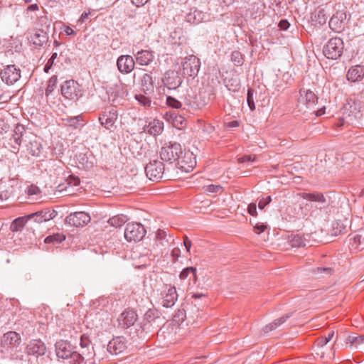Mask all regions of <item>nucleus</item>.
Segmentation results:
<instances>
[{
	"instance_id": "0eeeda50",
	"label": "nucleus",
	"mask_w": 364,
	"mask_h": 364,
	"mask_svg": "<svg viewBox=\"0 0 364 364\" xmlns=\"http://www.w3.org/2000/svg\"><path fill=\"white\" fill-rule=\"evenodd\" d=\"M145 234L144 227L139 223H128L124 230V237L129 242L141 240Z\"/></svg>"
},
{
	"instance_id": "cd10ccee",
	"label": "nucleus",
	"mask_w": 364,
	"mask_h": 364,
	"mask_svg": "<svg viewBox=\"0 0 364 364\" xmlns=\"http://www.w3.org/2000/svg\"><path fill=\"white\" fill-rule=\"evenodd\" d=\"M25 132L24 127L21 125H18L14 129V133L11 138V141H14L16 146L12 145L13 148L14 149L18 150V146H21L22 141H23V132Z\"/></svg>"
},
{
	"instance_id": "13d9d810",
	"label": "nucleus",
	"mask_w": 364,
	"mask_h": 364,
	"mask_svg": "<svg viewBox=\"0 0 364 364\" xmlns=\"http://www.w3.org/2000/svg\"><path fill=\"white\" fill-rule=\"evenodd\" d=\"M247 212L252 216H256L257 213V205L256 203H252L247 207Z\"/></svg>"
},
{
	"instance_id": "79ce46f5",
	"label": "nucleus",
	"mask_w": 364,
	"mask_h": 364,
	"mask_svg": "<svg viewBox=\"0 0 364 364\" xmlns=\"http://www.w3.org/2000/svg\"><path fill=\"white\" fill-rule=\"evenodd\" d=\"M58 82V77L56 75H53L48 82V86L46 89V95L48 96L55 89Z\"/></svg>"
},
{
	"instance_id": "6e6552de",
	"label": "nucleus",
	"mask_w": 364,
	"mask_h": 364,
	"mask_svg": "<svg viewBox=\"0 0 364 364\" xmlns=\"http://www.w3.org/2000/svg\"><path fill=\"white\" fill-rule=\"evenodd\" d=\"M181 64L183 75L191 77L198 75L200 68V60L198 58L194 55H190L183 58Z\"/></svg>"
},
{
	"instance_id": "c03bdc74",
	"label": "nucleus",
	"mask_w": 364,
	"mask_h": 364,
	"mask_svg": "<svg viewBox=\"0 0 364 364\" xmlns=\"http://www.w3.org/2000/svg\"><path fill=\"white\" fill-rule=\"evenodd\" d=\"M314 20L319 24L323 25L326 23L327 20V16L326 15V12L323 9L318 10L314 14Z\"/></svg>"
},
{
	"instance_id": "680f3d73",
	"label": "nucleus",
	"mask_w": 364,
	"mask_h": 364,
	"mask_svg": "<svg viewBox=\"0 0 364 364\" xmlns=\"http://www.w3.org/2000/svg\"><path fill=\"white\" fill-rule=\"evenodd\" d=\"M279 27L281 30L286 31L289 28L290 23L286 19H282L279 23Z\"/></svg>"
},
{
	"instance_id": "bf43d9fd",
	"label": "nucleus",
	"mask_w": 364,
	"mask_h": 364,
	"mask_svg": "<svg viewBox=\"0 0 364 364\" xmlns=\"http://www.w3.org/2000/svg\"><path fill=\"white\" fill-rule=\"evenodd\" d=\"M255 160V157H252V156H250V155H245L242 157H240L238 159V162L239 163H249V162H252Z\"/></svg>"
},
{
	"instance_id": "f3484780",
	"label": "nucleus",
	"mask_w": 364,
	"mask_h": 364,
	"mask_svg": "<svg viewBox=\"0 0 364 364\" xmlns=\"http://www.w3.org/2000/svg\"><path fill=\"white\" fill-rule=\"evenodd\" d=\"M163 82L168 89L176 90L181 85L182 79L178 72L168 70L164 75Z\"/></svg>"
},
{
	"instance_id": "dca6fc26",
	"label": "nucleus",
	"mask_w": 364,
	"mask_h": 364,
	"mask_svg": "<svg viewBox=\"0 0 364 364\" xmlns=\"http://www.w3.org/2000/svg\"><path fill=\"white\" fill-rule=\"evenodd\" d=\"M299 195L304 199H306L309 201L317 203L318 206H316V208L319 209L320 210L326 209L328 206L326 198H325L323 193L318 192H303L301 193Z\"/></svg>"
},
{
	"instance_id": "1a4fd4ad",
	"label": "nucleus",
	"mask_w": 364,
	"mask_h": 364,
	"mask_svg": "<svg viewBox=\"0 0 364 364\" xmlns=\"http://www.w3.org/2000/svg\"><path fill=\"white\" fill-rule=\"evenodd\" d=\"M178 157L175 166L181 171L190 172L196 164V159L193 154L189 151H183L182 154Z\"/></svg>"
},
{
	"instance_id": "6ab92c4d",
	"label": "nucleus",
	"mask_w": 364,
	"mask_h": 364,
	"mask_svg": "<svg viewBox=\"0 0 364 364\" xmlns=\"http://www.w3.org/2000/svg\"><path fill=\"white\" fill-rule=\"evenodd\" d=\"M136 319L137 314L134 310L126 309L118 318L119 325L124 328H128L135 323Z\"/></svg>"
},
{
	"instance_id": "338daca9",
	"label": "nucleus",
	"mask_w": 364,
	"mask_h": 364,
	"mask_svg": "<svg viewBox=\"0 0 364 364\" xmlns=\"http://www.w3.org/2000/svg\"><path fill=\"white\" fill-rule=\"evenodd\" d=\"M346 123V119H344V117L342 116L341 119H337L336 122L335 123V126L336 127H340L343 126Z\"/></svg>"
},
{
	"instance_id": "a211bd4d",
	"label": "nucleus",
	"mask_w": 364,
	"mask_h": 364,
	"mask_svg": "<svg viewBox=\"0 0 364 364\" xmlns=\"http://www.w3.org/2000/svg\"><path fill=\"white\" fill-rule=\"evenodd\" d=\"M299 102L305 105L306 107H313L318 102V97L309 89L301 88L299 90Z\"/></svg>"
},
{
	"instance_id": "774afa93",
	"label": "nucleus",
	"mask_w": 364,
	"mask_h": 364,
	"mask_svg": "<svg viewBox=\"0 0 364 364\" xmlns=\"http://www.w3.org/2000/svg\"><path fill=\"white\" fill-rule=\"evenodd\" d=\"M90 14V12H83L81 14L78 21H80L81 23H84L87 19Z\"/></svg>"
},
{
	"instance_id": "ea45409f",
	"label": "nucleus",
	"mask_w": 364,
	"mask_h": 364,
	"mask_svg": "<svg viewBox=\"0 0 364 364\" xmlns=\"http://www.w3.org/2000/svg\"><path fill=\"white\" fill-rule=\"evenodd\" d=\"M231 61L236 66H242L245 61L244 55L238 50H235L231 53Z\"/></svg>"
},
{
	"instance_id": "c9c22d12",
	"label": "nucleus",
	"mask_w": 364,
	"mask_h": 364,
	"mask_svg": "<svg viewBox=\"0 0 364 364\" xmlns=\"http://www.w3.org/2000/svg\"><path fill=\"white\" fill-rule=\"evenodd\" d=\"M27 150L32 156H38L41 153L42 146L39 141L35 140L29 143Z\"/></svg>"
},
{
	"instance_id": "e2e57ef3",
	"label": "nucleus",
	"mask_w": 364,
	"mask_h": 364,
	"mask_svg": "<svg viewBox=\"0 0 364 364\" xmlns=\"http://www.w3.org/2000/svg\"><path fill=\"white\" fill-rule=\"evenodd\" d=\"M267 226L264 224H257L255 227H254V229H255V232L257 233V234H260L262 232H263L265 229H266Z\"/></svg>"
},
{
	"instance_id": "aec40b11",
	"label": "nucleus",
	"mask_w": 364,
	"mask_h": 364,
	"mask_svg": "<svg viewBox=\"0 0 364 364\" xmlns=\"http://www.w3.org/2000/svg\"><path fill=\"white\" fill-rule=\"evenodd\" d=\"M127 348L126 338L118 336L111 340L107 345V350L111 354L117 355L122 353Z\"/></svg>"
},
{
	"instance_id": "052dcab7",
	"label": "nucleus",
	"mask_w": 364,
	"mask_h": 364,
	"mask_svg": "<svg viewBox=\"0 0 364 364\" xmlns=\"http://www.w3.org/2000/svg\"><path fill=\"white\" fill-rule=\"evenodd\" d=\"M328 342L329 341L326 338V337L323 336V337L318 338L316 341V343L317 346L323 347V346H326Z\"/></svg>"
},
{
	"instance_id": "9d476101",
	"label": "nucleus",
	"mask_w": 364,
	"mask_h": 364,
	"mask_svg": "<svg viewBox=\"0 0 364 364\" xmlns=\"http://www.w3.org/2000/svg\"><path fill=\"white\" fill-rule=\"evenodd\" d=\"M118 117L117 109L116 106H109L105 109L99 116V121L102 126L107 129L113 127Z\"/></svg>"
},
{
	"instance_id": "c85d7f7f",
	"label": "nucleus",
	"mask_w": 364,
	"mask_h": 364,
	"mask_svg": "<svg viewBox=\"0 0 364 364\" xmlns=\"http://www.w3.org/2000/svg\"><path fill=\"white\" fill-rule=\"evenodd\" d=\"M141 86L145 94H149L154 91V80L151 75L146 73L143 75Z\"/></svg>"
},
{
	"instance_id": "4c0bfd02",
	"label": "nucleus",
	"mask_w": 364,
	"mask_h": 364,
	"mask_svg": "<svg viewBox=\"0 0 364 364\" xmlns=\"http://www.w3.org/2000/svg\"><path fill=\"white\" fill-rule=\"evenodd\" d=\"M289 242L291 247H299L306 246L307 240L302 235L297 234L291 237Z\"/></svg>"
},
{
	"instance_id": "4468645a",
	"label": "nucleus",
	"mask_w": 364,
	"mask_h": 364,
	"mask_svg": "<svg viewBox=\"0 0 364 364\" xmlns=\"http://www.w3.org/2000/svg\"><path fill=\"white\" fill-rule=\"evenodd\" d=\"M58 215L57 211L50 208H45L28 215V218L34 222L41 223L53 219Z\"/></svg>"
},
{
	"instance_id": "5fc2aeb1",
	"label": "nucleus",
	"mask_w": 364,
	"mask_h": 364,
	"mask_svg": "<svg viewBox=\"0 0 364 364\" xmlns=\"http://www.w3.org/2000/svg\"><path fill=\"white\" fill-rule=\"evenodd\" d=\"M348 340L350 343H364V334L358 336H350Z\"/></svg>"
},
{
	"instance_id": "3c124183",
	"label": "nucleus",
	"mask_w": 364,
	"mask_h": 364,
	"mask_svg": "<svg viewBox=\"0 0 364 364\" xmlns=\"http://www.w3.org/2000/svg\"><path fill=\"white\" fill-rule=\"evenodd\" d=\"M65 240V237H62L60 235H54L48 236L45 239L46 243H54L55 242H60L62 240Z\"/></svg>"
},
{
	"instance_id": "a18cd8bd",
	"label": "nucleus",
	"mask_w": 364,
	"mask_h": 364,
	"mask_svg": "<svg viewBox=\"0 0 364 364\" xmlns=\"http://www.w3.org/2000/svg\"><path fill=\"white\" fill-rule=\"evenodd\" d=\"M254 92L255 91L252 88H248L247 93V102L251 111L255 109Z\"/></svg>"
},
{
	"instance_id": "72a5a7b5",
	"label": "nucleus",
	"mask_w": 364,
	"mask_h": 364,
	"mask_svg": "<svg viewBox=\"0 0 364 364\" xmlns=\"http://www.w3.org/2000/svg\"><path fill=\"white\" fill-rule=\"evenodd\" d=\"M290 316H291V314H288L284 316L280 317L279 318L274 320L272 323H269V325H267L264 327V332L268 333L272 330H274L278 326H279L280 325L284 323L287 321V319L289 318Z\"/></svg>"
},
{
	"instance_id": "6e6d98bb",
	"label": "nucleus",
	"mask_w": 364,
	"mask_h": 364,
	"mask_svg": "<svg viewBox=\"0 0 364 364\" xmlns=\"http://www.w3.org/2000/svg\"><path fill=\"white\" fill-rule=\"evenodd\" d=\"M171 257L173 262H176L181 257V250L178 247H174L171 251Z\"/></svg>"
},
{
	"instance_id": "f8f14e48",
	"label": "nucleus",
	"mask_w": 364,
	"mask_h": 364,
	"mask_svg": "<svg viewBox=\"0 0 364 364\" xmlns=\"http://www.w3.org/2000/svg\"><path fill=\"white\" fill-rule=\"evenodd\" d=\"M117 67L121 73L129 74L135 68V60L132 55H122L117 60Z\"/></svg>"
},
{
	"instance_id": "4d7b16f0",
	"label": "nucleus",
	"mask_w": 364,
	"mask_h": 364,
	"mask_svg": "<svg viewBox=\"0 0 364 364\" xmlns=\"http://www.w3.org/2000/svg\"><path fill=\"white\" fill-rule=\"evenodd\" d=\"M80 178L77 176H70L68 178V183L70 186H77L80 184Z\"/></svg>"
},
{
	"instance_id": "bb28decb",
	"label": "nucleus",
	"mask_w": 364,
	"mask_h": 364,
	"mask_svg": "<svg viewBox=\"0 0 364 364\" xmlns=\"http://www.w3.org/2000/svg\"><path fill=\"white\" fill-rule=\"evenodd\" d=\"M30 41L37 46H42L48 39V32L43 29H36L30 36Z\"/></svg>"
},
{
	"instance_id": "37998d69",
	"label": "nucleus",
	"mask_w": 364,
	"mask_h": 364,
	"mask_svg": "<svg viewBox=\"0 0 364 364\" xmlns=\"http://www.w3.org/2000/svg\"><path fill=\"white\" fill-rule=\"evenodd\" d=\"M135 99L138 103L144 107H149L151 104V100L149 97H146L142 94L135 95Z\"/></svg>"
},
{
	"instance_id": "f257e3e1",
	"label": "nucleus",
	"mask_w": 364,
	"mask_h": 364,
	"mask_svg": "<svg viewBox=\"0 0 364 364\" xmlns=\"http://www.w3.org/2000/svg\"><path fill=\"white\" fill-rule=\"evenodd\" d=\"M21 342V339L18 333L15 331H9L4 333L1 338V351L9 355L12 359H16L18 358L16 353Z\"/></svg>"
},
{
	"instance_id": "49530a36",
	"label": "nucleus",
	"mask_w": 364,
	"mask_h": 364,
	"mask_svg": "<svg viewBox=\"0 0 364 364\" xmlns=\"http://www.w3.org/2000/svg\"><path fill=\"white\" fill-rule=\"evenodd\" d=\"M166 105L168 107L176 109H181L182 107L181 102L171 96L166 97Z\"/></svg>"
},
{
	"instance_id": "9b49d317",
	"label": "nucleus",
	"mask_w": 364,
	"mask_h": 364,
	"mask_svg": "<svg viewBox=\"0 0 364 364\" xmlns=\"http://www.w3.org/2000/svg\"><path fill=\"white\" fill-rule=\"evenodd\" d=\"M0 75L6 84L14 85L21 78V70L15 65H9L1 70Z\"/></svg>"
},
{
	"instance_id": "c756f323",
	"label": "nucleus",
	"mask_w": 364,
	"mask_h": 364,
	"mask_svg": "<svg viewBox=\"0 0 364 364\" xmlns=\"http://www.w3.org/2000/svg\"><path fill=\"white\" fill-rule=\"evenodd\" d=\"M80 359L76 364H85L87 362H90L95 355L94 348L91 346V348L81 349V353H79Z\"/></svg>"
},
{
	"instance_id": "7c9ffc66",
	"label": "nucleus",
	"mask_w": 364,
	"mask_h": 364,
	"mask_svg": "<svg viewBox=\"0 0 364 364\" xmlns=\"http://www.w3.org/2000/svg\"><path fill=\"white\" fill-rule=\"evenodd\" d=\"M31 220L28 218V215L23 216V217H18L16 218L11 224L10 225V230L12 232H18L21 231L23 228H24L26 223L28 220Z\"/></svg>"
},
{
	"instance_id": "69168bd1",
	"label": "nucleus",
	"mask_w": 364,
	"mask_h": 364,
	"mask_svg": "<svg viewBox=\"0 0 364 364\" xmlns=\"http://www.w3.org/2000/svg\"><path fill=\"white\" fill-rule=\"evenodd\" d=\"M183 244L187 250V252H190L191 247V241L188 239V237L185 235L183 237Z\"/></svg>"
},
{
	"instance_id": "09e8293b",
	"label": "nucleus",
	"mask_w": 364,
	"mask_h": 364,
	"mask_svg": "<svg viewBox=\"0 0 364 364\" xmlns=\"http://www.w3.org/2000/svg\"><path fill=\"white\" fill-rule=\"evenodd\" d=\"M80 345L81 349L91 348V346H92L89 339V337L87 336L86 335L81 336Z\"/></svg>"
},
{
	"instance_id": "ddd939ff",
	"label": "nucleus",
	"mask_w": 364,
	"mask_h": 364,
	"mask_svg": "<svg viewBox=\"0 0 364 364\" xmlns=\"http://www.w3.org/2000/svg\"><path fill=\"white\" fill-rule=\"evenodd\" d=\"M90 220L91 218L88 213L85 212H75L67 216L65 222L75 227H82L87 225Z\"/></svg>"
},
{
	"instance_id": "7ed1b4c3",
	"label": "nucleus",
	"mask_w": 364,
	"mask_h": 364,
	"mask_svg": "<svg viewBox=\"0 0 364 364\" xmlns=\"http://www.w3.org/2000/svg\"><path fill=\"white\" fill-rule=\"evenodd\" d=\"M145 172L149 179L153 181H158L163 178H165L166 180L168 179V176L166 172V168L162 160L156 159L151 161L145 166Z\"/></svg>"
},
{
	"instance_id": "a19ab883",
	"label": "nucleus",
	"mask_w": 364,
	"mask_h": 364,
	"mask_svg": "<svg viewBox=\"0 0 364 364\" xmlns=\"http://www.w3.org/2000/svg\"><path fill=\"white\" fill-rule=\"evenodd\" d=\"M66 122V124L69 126L77 129L79 126H82L83 123L82 119L80 115L76 117H69L64 119Z\"/></svg>"
},
{
	"instance_id": "2f4dec72",
	"label": "nucleus",
	"mask_w": 364,
	"mask_h": 364,
	"mask_svg": "<svg viewBox=\"0 0 364 364\" xmlns=\"http://www.w3.org/2000/svg\"><path fill=\"white\" fill-rule=\"evenodd\" d=\"M157 245L165 247L170 242L171 237L167 235V232L163 230H159L156 232Z\"/></svg>"
},
{
	"instance_id": "4be33fe9",
	"label": "nucleus",
	"mask_w": 364,
	"mask_h": 364,
	"mask_svg": "<svg viewBox=\"0 0 364 364\" xmlns=\"http://www.w3.org/2000/svg\"><path fill=\"white\" fill-rule=\"evenodd\" d=\"M26 350L28 355L38 357L45 354L46 348L41 340H33L27 346Z\"/></svg>"
},
{
	"instance_id": "a878e982",
	"label": "nucleus",
	"mask_w": 364,
	"mask_h": 364,
	"mask_svg": "<svg viewBox=\"0 0 364 364\" xmlns=\"http://www.w3.org/2000/svg\"><path fill=\"white\" fill-rule=\"evenodd\" d=\"M346 77L348 80L351 82L361 80L364 77V66L360 65L352 66L348 70Z\"/></svg>"
},
{
	"instance_id": "e433bc0d",
	"label": "nucleus",
	"mask_w": 364,
	"mask_h": 364,
	"mask_svg": "<svg viewBox=\"0 0 364 364\" xmlns=\"http://www.w3.org/2000/svg\"><path fill=\"white\" fill-rule=\"evenodd\" d=\"M127 220V217L121 214L110 218L108 220V223L113 227L119 228L123 225Z\"/></svg>"
},
{
	"instance_id": "5701e85b",
	"label": "nucleus",
	"mask_w": 364,
	"mask_h": 364,
	"mask_svg": "<svg viewBox=\"0 0 364 364\" xmlns=\"http://www.w3.org/2000/svg\"><path fill=\"white\" fill-rule=\"evenodd\" d=\"M166 294L163 298L162 305L166 308L172 307L178 299V294L175 287H166Z\"/></svg>"
},
{
	"instance_id": "39448f33",
	"label": "nucleus",
	"mask_w": 364,
	"mask_h": 364,
	"mask_svg": "<svg viewBox=\"0 0 364 364\" xmlns=\"http://www.w3.org/2000/svg\"><path fill=\"white\" fill-rule=\"evenodd\" d=\"M341 112L342 116L344 117V119L348 124H356L363 118V114L355 102L346 103L341 109Z\"/></svg>"
},
{
	"instance_id": "8fccbe9b",
	"label": "nucleus",
	"mask_w": 364,
	"mask_h": 364,
	"mask_svg": "<svg viewBox=\"0 0 364 364\" xmlns=\"http://www.w3.org/2000/svg\"><path fill=\"white\" fill-rule=\"evenodd\" d=\"M26 193L29 196H38L41 193L40 188L35 186V185H31L28 186L26 190Z\"/></svg>"
},
{
	"instance_id": "20e7f679",
	"label": "nucleus",
	"mask_w": 364,
	"mask_h": 364,
	"mask_svg": "<svg viewBox=\"0 0 364 364\" xmlns=\"http://www.w3.org/2000/svg\"><path fill=\"white\" fill-rule=\"evenodd\" d=\"M343 48V41L341 38H332L324 46L323 53L327 58L336 60L342 55Z\"/></svg>"
},
{
	"instance_id": "473e14b6",
	"label": "nucleus",
	"mask_w": 364,
	"mask_h": 364,
	"mask_svg": "<svg viewBox=\"0 0 364 364\" xmlns=\"http://www.w3.org/2000/svg\"><path fill=\"white\" fill-rule=\"evenodd\" d=\"M203 17V14L201 11L194 10L186 15V21L192 24H198L201 22Z\"/></svg>"
},
{
	"instance_id": "2eb2a0df",
	"label": "nucleus",
	"mask_w": 364,
	"mask_h": 364,
	"mask_svg": "<svg viewBox=\"0 0 364 364\" xmlns=\"http://www.w3.org/2000/svg\"><path fill=\"white\" fill-rule=\"evenodd\" d=\"M79 85L77 82L73 80H66L61 85V94L62 95L69 100L77 99V89Z\"/></svg>"
},
{
	"instance_id": "423d86ee",
	"label": "nucleus",
	"mask_w": 364,
	"mask_h": 364,
	"mask_svg": "<svg viewBox=\"0 0 364 364\" xmlns=\"http://www.w3.org/2000/svg\"><path fill=\"white\" fill-rule=\"evenodd\" d=\"M182 154L181 145L177 142H168L165 146H162L160 157L161 160L164 161H169L176 163L178 157Z\"/></svg>"
},
{
	"instance_id": "f704fd0d",
	"label": "nucleus",
	"mask_w": 364,
	"mask_h": 364,
	"mask_svg": "<svg viewBox=\"0 0 364 364\" xmlns=\"http://www.w3.org/2000/svg\"><path fill=\"white\" fill-rule=\"evenodd\" d=\"M197 269L196 267H189L184 268L179 274V278L181 280L183 281L186 279L190 275L193 277V279L194 282L197 280Z\"/></svg>"
},
{
	"instance_id": "b1692460",
	"label": "nucleus",
	"mask_w": 364,
	"mask_h": 364,
	"mask_svg": "<svg viewBox=\"0 0 364 364\" xmlns=\"http://www.w3.org/2000/svg\"><path fill=\"white\" fill-rule=\"evenodd\" d=\"M164 129L163 122L159 119H153L144 126V132L152 136H157L161 133Z\"/></svg>"
},
{
	"instance_id": "864d4df0",
	"label": "nucleus",
	"mask_w": 364,
	"mask_h": 364,
	"mask_svg": "<svg viewBox=\"0 0 364 364\" xmlns=\"http://www.w3.org/2000/svg\"><path fill=\"white\" fill-rule=\"evenodd\" d=\"M271 201H272V198L270 196H268L265 198L260 199L258 203L259 209H260V210L264 209Z\"/></svg>"
},
{
	"instance_id": "f03ea898",
	"label": "nucleus",
	"mask_w": 364,
	"mask_h": 364,
	"mask_svg": "<svg viewBox=\"0 0 364 364\" xmlns=\"http://www.w3.org/2000/svg\"><path fill=\"white\" fill-rule=\"evenodd\" d=\"M56 355L58 358L65 360L67 364H76L80 361L79 353L67 341L60 340L55 345Z\"/></svg>"
},
{
	"instance_id": "412c9836",
	"label": "nucleus",
	"mask_w": 364,
	"mask_h": 364,
	"mask_svg": "<svg viewBox=\"0 0 364 364\" xmlns=\"http://www.w3.org/2000/svg\"><path fill=\"white\" fill-rule=\"evenodd\" d=\"M346 18V13L337 11L329 21V27L335 32L339 33L344 28V21Z\"/></svg>"
},
{
	"instance_id": "393cba45",
	"label": "nucleus",
	"mask_w": 364,
	"mask_h": 364,
	"mask_svg": "<svg viewBox=\"0 0 364 364\" xmlns=\"http://www.w3.org/2000/svg\"><path fill=\"white\" fill-rule=\"evenodd\" d=\"M136 63L140 65H148L154 59V53L147 50H141L134 54Z\"/></svg>"
},
{
	"instance_id": "de8ad7c7",
	"label": "nucleus",
	"mask_w": 364,
	"mask_h": 364,
	"mask_svg": "<svg viewBox=\"0 0 364 364\" xmlns=\"http://www.w3.org/2000/svg\"><path fill=\"white\" fill-rule=\"evenodd\" d=\"M58 57V53L56 52L52 53L50 58L48 59L47 63L44 66L43 70L45 73H48L49 70L51 69L53 65H54V61Z\"/></svg>"
},
{
	"instance_id": "58836bf2",
	"label": "nucleus",
	"mask_w": 364,
	"mask_h": 364,
	"mask_svg": "<svg viewBox=\"0 0 364 364\" xmlns=\"http://www.w3.org/2000/svg\"><path fill=\"white\" fill-rule=\"evenodd\" d=\"M159 318V315L158 311L152 309H148L144 316V321L146 322V323H144V326H145L146 323H150Z\"/></svg>"
},
{
	"instance_id": "603ef678",
	"label": "nucleus",
	"mask_w": 364,
	"mask_h": 364,
	"mask_svg": "<svg viewBox=\"0 0 364 364\" xmlns=\"http://www.w3.org/2000/svg\"><path fill=\"white\" fill-rule=\"evenodd\" d=\"M223 188L220 186L217 185H209L205 187V191L208 193H218L222 191Z\"/></svg>"
},
{
	"instance_id": "0e129e2a",
	"label": "nucleus",
	"mask_w": 364,
	"mask_h": 364,
	"mask_svg": "<svg viewBox=\"0 0 364 364\" xmlns=\"http://www.w3.org/2000/svg\"><path fill=\"white\" fill-rule=\"evenodd\" d=\"M332 272H333V269L330 267H326V268L318 267L317 271H316V272L318 274L325 273L327 274H331L332 273Z\"/></svg>"
}]
</instances>
